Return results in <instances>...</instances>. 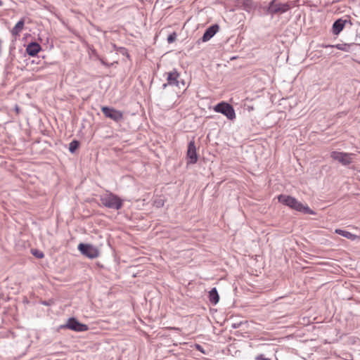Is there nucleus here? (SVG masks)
<instances>
[{
    "mask_svg": "<svg viewBox=\"0 0 360 360\" xmlns=\"http://www.w3.org/2000/svg\"><path fill=\"white\" fill-rule=\"evenodd\" d=\"M278 202L288 206L289 207L295 210L298 212L304 214H315V212L311 210L308 206L304 205L302 202H299L296 198L290 195H280L278 197Z\"/></svg>",
    "mask_w": 360,
    "mask_h": 360,
    "instance_id": "f257e3e1",
    "label": "nucleus"
},
{
    "mask_svg": "<svg viewBox=\"0 0 360 360\" xmlns=\"http://www.w3.org/2000/svg\"><path fill=\"white\" fill-rule=\"evenodd\" d=\"M100 200L103 206L109 209L119 210L123 206V200L111 192L101 195Z\"/></svg>",
    "mask_w": 360,
    "mask_h": 360,
    "instance_id": "f03ea898",
    "label": "nucleus"
},
{
    "mask_svg": "<svg viewBox=\"0 0 360 360\" xmlns=\"http://www.w3.org/2000/svg\"><path fill=\"white\" fill-rule=\"evenodd\" d=\"M214 110L225 115L229 120H233L236 118V112L233 107L226 102H221L214 107Z\"/></svg>",
    "mask_w": 360,
    "mask_h": 360,
    "instance_id": "7ed1b4c3",
    "label": "nucleus"
},
{
    "mask_svg": "<svg viewBox=\"0 0 360 360\" xmlns=\"http://www.w3.org/2000/svg\"><path fill=\"white\" fill-rule=\"evenodd\" d=\"M354 153H348L344 152L333 151L330 153V158L334 160L339 162L344 166L349 165L353 162Z\"/></svg>",
    "mask_w": 360,
    "mask_h": 360,
    "instance_id": "20e7f679",
    "label": "nucleus"
},
{
    "mask_svg": "<svg viewBox=\"0 0 360 360\" xmlns=\"http://www.w3.org/2000/svg\"><path fill=\"white\" fill-rule=\"evenodd\" d=\"M60 328H68L76 332H84L89 329L87 325L80 323L74 317L68 319L66 324L60 326Z\"/></svg>",
    "mask_w": 360,
    "mask_h": 360,
    "instance_id": "39448f33",
    "label": "nucleus"
},
{
    "mask_svg": "<svg viewBox=\"0 0 360 360\" xmlns=\"http://www.w3.org/2000/svg\"><path fill=\"white\" fill-rule=\"evenodd\" d=\"M101 111L103 115L116 122H120L124 120V114L122 111L117 110L108 106H103Z\"/></svg>",
    "mask_w": 360,
    "mask_h": 360,
    "instance_id": "423d86ee",
    "label": "nucleus"
},
{
    "mask_svg": "<svg viewBox=\"0 0 360 360\" xmlns=\"http://www.w3.org/2000/svg\"><path fill=\"white\" fill-rule=\"evenodd\" d=\"M167 83L162 85L163 89H165L168 85L176 86L181 89L180 84H181L183 86L185 85L183 80L181 82L179 81L180 74L176 69H173L171 72H167Z\"/></svg>",
    "mask_w": 360,
    "mask_h": 360,
    "instance_id": "0eeeda50",
    "label": "nucleus"
},
{
    "mask_svg": "<svg viewBox=\"0 0 360 360\" xmlns=\"http://www.w3.org/2000/svg\"><path fill=\"white\" fill-rule=\"evenodd\" d=\"M78 250L82 255L91 259L96 258L99 255L98 248L91 244L79 243Z\"/></svg>",
    "mask_w": 360,
    "mask_h": 360,
    "instance_id": "6e6552de",
    "label": "nucleus"
},
{
    "mask_svg": "<svg viewBox=\"0 0 360 360\" xmlns=\"http://www.w3.org/2000/svg\"><path fill=\"white\" fill-rule=\"evenodd\" d=\"M291 8L288 3L285 4H276L274 1H271L267 7V12L271 15L277 13H283L290 10Z\"/></svg>",
    "mask_w": 360,
    "mask_h": 360,
    "instance_id": "1a4fd4ad",
    "label": "nucleus"
},
{
    "mask_svg": "<svg viewBox=\"0 0 360 360\" xmlns=\"http://www.w3.org/2000/svg\"><path fill=\"white\" fill-rule=\"evenodd\" d=\"M186 157L188 164H195L198 161V154L194 141H191L188 143Z\"/></svg>",
    "mask_w": 360,
    "mask_h": 360,
    "instance_id": "9d476101",
    "label": "nucleus"
},
{
    "mask_svg": "<svg viewBox=\"0 0 360 360\" xmlns=\"http://www.w3.org/2000/svg\"><path fill=\"white\" fill-rule=\"evenodd\" d=\"M352 25V23L349 20L339 18L336 20L332 27L333 33L335 35H338L343 30V28L347 25Z\"/></svg>",
    "mask_w": 360,
    "mask_h": 360,
    "instance_id": "9b49d317",
    "label": "nucleus"
},
{
    "mask_svg": "<svg viewBox=\"0 0 360 360\" xmlns=\"http://www.w3.org/2000/svg\"><path fill=\"white\" fill-rule=\"evenodd\" d=\"M219 26L217 24H214L211 25L207 29H206L201 38V40L204 42L209 41L211 38H212L214 36V34L219 31Z\"/></svg>",
    "mask_w": 360,
    "mask_h": 360,
    "instance_id": "f8f14e48",
    "label": "nucleus"
},
{
    "mask_svg": "<svg viewBox=\"0 0 360 360\" xmlns=\"http://www.w3.org/2000/svg\"><path fill=\"white\" fill-rule=\"evenodd\" d=\"M41 50V46L36 41L30 42L26 47L27 53L32 57L37 56Z\"/></svg>",
    "mask_w": 360,
    "mask_h": 360,
    "instance_id": "ddd939ff",
    "label": "nucleus"
},
{
    "mask_svg": "<svg viewBox=\"0 0 360 360\" xmlns=\"http://www.w3.org/2000/svg\"><path fill=\"white\" fill-rule=\"evenodd\" d=\"M25 22V18H22L15 24L11 30V34L13 37H18L20 35V32L24 27Z\"/></svg>",
    "mask_w": 360,
    "mask_h": 360,
    "instance_id": "4468645a",
    "label": "nucleus"
},
{
    "mask_svg": "<svg viewBox=\"0 0 360 360\" xmlns=\"http://www.w3.org/2000/svg\"><path fill=\"white\" fill-rule=\"evenodd\" d=\"M209 300L212 304H217L219 301V295L216 288L209 292Z\"/></svg>",
    "mask_w": 360,
    "mask_h": 360,
    "instance_id": "2eb2a0df",
    "label": "nucleus"
},
{
    "mask_svg": "<svg viewBox=\"0 0 360 360\" xmlns=\"http://www.w3.org/2000/svg\"><path fill=\"white\" fill-rule=\"evenodd\" d=\"M335 233L352 240H354L357 238V236L345 230L336 229Z\"/></svg>",
    "mask_w": 360,
    "mask_h": 360,
    "instance_id": "dca6fc26",
    "label": "nucleus"
},
{
    "mask_svg": "<svg viewBox=\"0 0 360 360\" xmlns=\"http://www.w3.org/2000/svg\"><path fill=\"white\" fill-rule=\"evenodd\" d=\"M241 6L248 12H250L255 8L252 0H242Z\"/></svg>",
    "mask_w": 360,
    "mask_h": 360,
    "instance_id": "f3484780",
    "label": "nucleus"
},
{
    "mask_svg": "<svg viewBox=\"0 0 360 360\" xmlns=\"http://www.w3.org/2000/svg\"><path fill=\"white\" fill-rule=\"evenodd\" d=\"M80 143L77 140L72 141L69 144V150L71 153H74L79 148Z\"/></svg>",
    "mask_w": 360,
    "mask_h": 360,
    "instance_id": "a211bd4d",
    "label": "nucleus"
},
{
    "mask_svg": "<svg viewBox=\"0 0 360 360\" xmlns=\"http://www.w3.org/2000/svg\"><path fill=\"white\" fill-rule=\"evenodd\" d=\"M176 32H172V34H170L168 37H167V42L169 44H172L173 42H174L176 39Z\"/></svg>",
    "mask_w": 360,
    "mask_h": 360,
    "instance_id": "6ab92c4d",
    "label": "nucleus"
},
{
    "mask_svg": "<svg viewBox=\"0 0 360 360\" xmlns=\"http://www.w3.org/2000/svg\"><path fill=\"white\" fill-rule=\"evenodd\" d=\"M32 253L37 258L41 259L44 257V255L42 252H40L37 250H32Z\"/></svg>",
    "mask_w": 360,
    "mask_h": 360,
    "instance_id": "aec40b11",
    "label": "nucleus"
},
{
    "mask_svg": "<svg viewBox=\"0 0 360 360\" xmlns=\"http://www.w3.org/2000/svg\"><path fill=\"white\" fill-rule=\"evenodd\" d=\"M255 360H271V359L265 357L264 354H259L255 357Z\"/></svg>",
    "mask_w": 360,
    "mask_h": 360,
    "instance_id": "412c9836",
    "label": "nucleus"
},
{
    "mask_svg": "<svg viewBox=\"0 0 360 360\" xmlns=\"http://www.w3.org/2000/svg\"><path fill=\"white\" fill-rule=\"evenodd\" d=\"M195 349H196L198 351H199V352H202V353H203V354H205V350H204V349H203V347H202L200 345L195 344Z\"/></svg>",
    "mask_w": 360,
    "mask_h": 360,
    "instance_id": "4be33fe9",
    "label": "nucleus"
},
{
    "mask_svg": "<svg viewBox=\"0 0 360 360\" xmlns=\"http://www.w3.org/2000/svg\"><path fill=\"white\" fill-rule=\"evenodd\" d=\"M42 304H43L44 305H46V306H48V305H49V304H50L49 302H47V301H44V302H42Z\"/></svg>",
    "mask_w": 360,
    "mask_h": 360,
    "instance_id": "5701e85b",
    "label": "nucleus"
},
{
    "mask_svg": "<svg viewBox=\"0 0 360 360\" xmlns=\"http://www.w3.org/2000/svg\"><path fill=\"white\" fill-rule=\"evenodd\" d=\"M336 47L340 49V50H342V45L341 44H338L336 45Z\"/></svg>",
    "mask_w": 360,
    "mask_h": 360,
    "instance_id": "b1692460",
    "label": "nucleus"
},
{
    "mask_svg": "<svg viewBox=\"0 0 360 360\" xmlns=\"http://www.w3.org/2000/svg\"><path fill=\"white\" fill-rule=\"evenodd\" d=\"M3 5V1L1 0H0V6H1Z\"/></svg>",
    "mask_w": 360,
    "mask_h": 360,
    "instance_id": "393cba45",
    "label": "nucleus"
},
{
    "mask_svg": "<svg viewBox=\"0 0 360 360\" xmlns=\"http://www.w3.org/2000/svg\"><path fill=\"white\" fill-rule=\"evenodd\" d=\"M356 37H359V38H360V35H359H359H356Z\"/></svg>",
    "mask_w": 360,
    "mask_h": 360,
    "instance_id": "a878e982",
    "label": "nucleus"
},
{
    "mask_svg": "<svg viewBox=\"0 0 360 360\" xmlns=\"http://www.w3.org/2000/svg\"><path fill=\"white\" fill-rule=\"evenodd\" d=\"M359 153H360V151H359Z\"/></svg>",
    "mask_w": 360,
    "mask_h": 360,
    "instance_id": "bb28decb",
    "label": "nucleus"
}]
</instances>
